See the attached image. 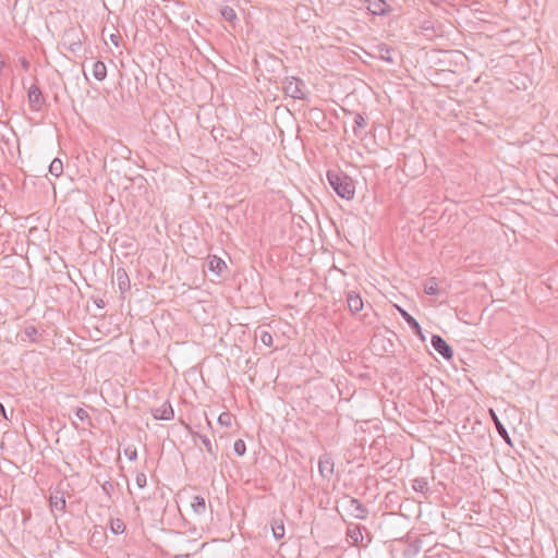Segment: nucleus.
<instances>
[{
  "label": "nucleus",
  "instance_id": "nucleus-1",
  "mask_svg": "<svg viewBox=\"0 0 558 558\" xmlns=\"http://www.w3.org/2000/svg\"><path fill=\"white\" fill-rule=\"evenodd\" d=\"M327 180L335 193L347 201H351L355 195V184L353 179L340 170L330 169L326 173Z\"/></svg>",
  "mask_w": 558,
  "mask_h": 558
},
{
  "label": "nucleus",
  "instance_id": "nucleus-2",
  "mask_svg": "<svg viewBox=\"0 0 558 558\" xmlns=\"http://www.w3.org/2000/svg\"><path fill=\"white\" fill-rule=\"evenodd\" d=\"M86 38V34L81 27L71 26L64 29L60 46L74 57H80L83 50L86 51V48L83 46Z\"/></svg>",
  "mask_w": 558,
  "mask_h": 558
},
{
  "label": "nucleus",
  "instance_id": "nucleus-3",
  "mask_svg": "<svg viewBox=\"0 0 558 558\" xmlns=\"http://www.w3.org/2000/svg\"><path fill=\"white\" fill-rule=\"evenodd\" d=\"M231 158L236 159L248 167L259 162L258 154L241 142L231 143L226 151Z\"/></svg>",
  "mask_w": 558,
  "mask_h": 558
},
{
  "label": "nucleus",
  "instance_id": "nucleus-4",
  "mask_svg": "<svg viewBox=\"0 0 558 558\" xmlns=\"http://www.w3.org/2000/svg\"><path fill=\"white\" fill-rule=\"evenodd\" d=\"M282 89L287 96H290L294 99H306L305 83L299 77H286L282 82Z\"/></svg>",
  "mask_w": 558,
  "mask_h": 558
},
{
  "label": "nucleus",
  "instance_id": "nucleus-5",
  "mask_svg": "<svg viewBox=\"0 0 558 558\" xmlns=\"http://www.w3.org/2000/svg\"><path fill=\"white\" fill-rule=\"evenodd\" d=\"M347 536L352 541L355 546L366 547L372 541L371 533L361 524H349L347 529Z\"/></svg>",
  "mask_w": 558,
  "mask_h": 558
},
{
  "label": "nucleus",
  "instance_id": "nucleus-6",
  "mask_svg": "<svg viewBox=\"0 0 558 558\" xmlns=\"http://www.w3.org/2000/svg\"><path fill=\"white\" fill-rule=\"evenodd\" d=\"M372 50H373L371 53L372 57L383 60L390 64H393L396 62V60H395L396 49L393 47H390L385 43H379V44L374 45L372 47Z\"/></svg>",
  "mask_w": 558,
  "mask_h": 558
},
{
  "label": "nucleus",
  "instance_id": "nucleus-7",
  "mask_svg": "<svg viewBox=\"0 0 558 558\" xmlns=\"http://www.w3.org/2000/svg\"><path fill=\"white\" fill-rule=\"evenodd\" d=\"M430 343L435 351H437L445 360L450 361L453 357L452 348L445 341L441 336L433 335Z\"/></svg>",
  "mask_w": 558,
  "mask_h": 558
},
{
  "label": "nucleus",
  "instance_id": "nucleus-8",
  "mask_svg": "<svg viewBox=\"0 0 558 558\" xmlns=\"http://www.w3.org/2000/svg\"><path fill=\"white\" fill-rule=\"evenodd\" d=\"M318 471L323 478L330 480L335 472V462L330 453H324L319 457Z\"/></svg>",
  "mask_w": 558,
  "mask_h": 558
},
{
  "label": "nucleus",
  "instance_id": "nucleus-9",
  "mask_svg": "<svg viewBox=\"0 0 558 558\" xmlns=\"http://www.w3.org/2000/svg\"><path fill=\"white\" fill-rule=\"evenodd\" d=\"M28 104L32 110L39 111L45 104V97L37 85H32L27 93Z\"/></svg>",
  "mask_w": 558,
  "mask_h": 558
},
{
  "label": "nucleus",
  "instance_id": "nucleus-10",
  "mask_svg": "<svg viewBox=\"0 0 558 558\" xmlns=\"http://www.w3.org/2000/svg\"><path fill=\"white\" fill-rule=\"evenodd\" d=\"M151 414L155 420L169 421L174 417V411L169 401H165L160 407L151 409Z\"/></svg>",
  "mask_w": 558,
  "mask_h": 558
},
{
  "label": "nucleus",
  "instance_id": "nucleus-11",
  "mask_svg": "<svg viewBox=\"0 0 558 558\" xmlns=\"http://www.w3.org/2000/svg\"><path fill=\"white\" fill-rule=\"evenodd\" d=\"M398 311H399L400 315L402 316V318L407 322V324L409 325L411 330L417 337H420V339L422 341H425V337L423 335V330H422V327L418 324V322L410 313H408L405 310H403L402 307L398 306Z\"/></svg>",
  "mask_w": 558,
  "mask_h": 558
},
{
  "label": "nucleus",
  "instance_id": "nucleus-12",
  "mask_svg": "<svg viewBox=\"0 0 558 558\" xmlns=\"http://www.w3.org/2000/svg\"><path fill=\"white\" fill-rule=\"evenodd\" d=\"M367 14L373 17L385 16L391 12V8L388 2H367Z\"/></svg>",
  "mask_w": 558,
  "mask_h": 558
},
{
  "label": "nucleus",
  "instance_id": "nucleus-13",
  "mask_svg": "<svg viewBox=\"0 0 558 558\" xmlns=\"http://www.w3.org/2000/svg\"><path fill=\"white\" fill-rule=\"evenodd\" d=\"M347 303L348 308L352 314L361 312L364 307V302L360 293L352 290L347 292Z\"/></svg>",
  "mask_w": 558,
  "mask_h": 558
},
{
  "label": "nucleus",
  "instance_id": "nucleus-14",
  "mask_svg": "<svg viewBox=\"0 0 558 558\" xmlns=\"http://www.w3.org/2000/svg\"><path fill=\"white\" fill-rule=\"evenodd\" d=\"M49 504L52 511L59 510L61 512H64L66 507L64 492L60 489L51 492L49 497Z\"/></svg>",
  "mask_w": 558,
  "mask_h": 558
},
{
  "label": "nucleus",
  "instance_id": "nucleus-15",
  "mask_svg": "<svg viewBox=\"0 0 558 558\" xmlns=\"http://www.w3.org/2000/svg\"><path fill=\"white\" fill-rule=\"evenodd\" d=\"M349 509L351 510V514L356 519L365 520L367 518L368 509L356 498H350Z\"/></svg>",
  "mask_w": 558,
  "mask_h": 558
},
{
  "label": "nucleus",
  "instance_id": "nucleus-16",
  "mask_svg": "<svg viewBox=\"0 0 558 558\" xmlns=\"http://www.w3.org/2000/svg\"><path fill=\"white\" fill-rule=\"evenodd\" d=\"M207 266L208 269L218 277H221L223 270L227 269V264L225 263V260L216 255L208 256Z\"/></svg>",
  "mask_w": 558,
  "mask_h": 558
},
{
  "label": "nucleus",
  "instance_id": "nucleus-17",
  "mask_svg": "<svg viewBox=\"0 0 558 558\" xmlns=\"http://www.w3.org/2000/svg\"><path fill=\"white\" fill-rule=\"evenodd\" d=\"M489 415H490V418L499 434V436L508 444V445H512L511 442V438L505 427V425L502 424V422L499 420L497 413L493 410V409H489Z\"/></svg>",
  "mask_w": 558,
  "mask_h": 558
},
{
  "label": "nucleus",
  "instance_id": "nucleus-18",
  "mask_svg": "<svg viewBox=\"0 0 558 558\" xmlns=\"http://www.w3.org/2000/svg\"><path fill=\"white\" fill-rule=\"evenodd\" d=\"M118 288L121 294L128 292L131 288L130 278L124 268H118L116 271Z\"/></svg>",
  "mask_w": 558,
  "mask_h": 558
},
{
  "label": "nucleus",
  "instance_id": "nucleus-19",
  "mask_svg": "<svg viewBox=\"0 0 558 558\" xmlns=\"http://www.w3.org/2000/svg\"><path fill=\"white\" fill-rule=\"evenodd\" d=\"M148 13H151L154 15L155 14L154 9H149L147 7H143V8L136 9L134 14H133V17H132L133 23L136 26L138 24H144L146 19H147V16H148Z\"/></svg>",
  "mask_w": 558,
  "mask_h": 558
},
{
  "label": "nucleus",
  "instance_id": "nucleus-20",
  "mask_svg": "<svg viewBox=\"0 0 558 558\" xmlns=\"http://www.w3.org/2000/svg\"><path fill=\"white\" fill-rule=\"evenodd\" d=\"M270 525L274 538L277 541L282 539L286 533L283 521L281 519L274 518Z\"/></svg>",
  "mask_w": 558,
  "mask_h": 558
},
{
  "label": "nucleus",
  "instance_id": "nucleus-21",
  "mask_svg": "<svg viewBox=\"0 0 558 558\" xmlns=\"http://www.w3.org/2000/svg\"><path fill=\"white\" fill-rule=\"evenodd\" d=\"M191 507L197 515H202L206 512V501L202 496H193L191 500Z\"/></svg>",
  "mask_w": 558,
  "mask_h": 558
},
{
  "label": "nucleus",
  "instance_id": "nucleus-22",
  "mask_svg": "<svg viewBox=\"0 0 558 558\" xmlns=\"http://www.w3.org/2000/svg\"><path fill=\"white\" fill-rule=\"evenodd\" d=\"M93 75L97 81H104L107 76V66L106 64L98 60L93 65Z\"/></svg>",
  "mask_w": 558,
  "mask_h": 558
},
{
  "label": "nucleus",
  "instance_id": "nucleus-23",
  "mask_svg": "<svg viewBox=\"0 0 558 558\" xmlns=\"http://www.w3.org/2000/svg\"><path fill=\"white\" fill-rule=\"evenodd\" d=\"M198 439L201 441V444L206 448V451L214 458L216 459L217 458V446H213L210 439L205 436V435H201V434H197L195 436V439Z\"/></svg>",
  "mask_w": 558,
  "mask_h": 558
},
{
  "label": "nucleus",
  "instance_id": "nucleus-24",
  "mask_svg": "<svg viewBox=\"0 0 558 558\" xmlns=\"http://www.w3.org/2000/svg\"><path fill=\"white\" fill-rule=\"evenodd\" d=\"M312 11L306 4L299 3L295 7V16L296 19H300L302 22L310 21L312 16Z\"/></svg>",
  "mask_w": 558,
  "mask_h": 558
},
{
  "label": "nucleus",
  "instance_id": "nucleus-25",
  "mask_svg": "<svg viewBox=\"0 0 558 558\" xmlns=\"http://www.w3.org/2000/svg\"><path fill=\"white\" fill-rule=\"evenodd\" d=\"M424 292L428 295H436L439 292L438 282L435 277H430L424 283Z\"/></svg>",
  "mask_w": 558,
  "mask_h": 558
},
{
  "label": "nucleus",
  "instance_id": "nucleus-26",
  "mask_svg": "<svg viewBox=\"0 0 558 558\" xmlns=\"http://www.w3.org/2000/svg\"><path fill=\"white\" fill-rule=\"evenodd\" d=\"M412 488L416 493L426 494L428 492V482L425 477H416L413 480Z\"/></svg>",
  "mask_w": 558,
  "mask_h": 558
},
{
  "label": "nucleus",
  "instance_id": "nucleus-27",
  "mask_svg": "<svg viewBox=\"0 0 558 558\" xmlns=\"http://www.w3.org/2000/svg\"><path fill=\"white\" fill-rule=\"evenodd\" d=\"M220 13H221V16L228 21L229 23H231L233 26L235 25L236 21H238V16H236V13L234 11V9L230 8V7H223L221 10H220Z\"/></svg>",
  "mask_w": 558,
  "mask_h": 558
},
{
  "label": "nucleus",
  "instance_id": "nucleus-28",
  "mask_svg": "<svg viewBox=\"0 0 558 558\" xmlns=\"http://www.w3.org/2000/svg\"><path fill=\"white\" fill-rule=\"evenodd\" d=\"M49 172L59 178L63 173V162L59 158H54L49 165Z\"/></svg>",
  "mask_w": 558,
  "mask_h": 558
},
{
  "label": "nucleus",
  "instance_id": "nucleus-29",
  "mask_svg": "<svg viewBox=\"0 0 558 558\" xmlns=\"http://www.w3.org/2000/svg\"><path fill=\"white\" fill-rule=\"evenodd\" d=\"M110 531L113 534H122L125 532V523L121 519H111L109 522Z\"/></svg>",
  "mask_w": 558,
  "mask_h": 558
},
{
  "label": "nucleus",
  "instance_id": "nucleus-30",
  "mask_svg": "<svg viewBox=\"0 0 558 558\" xmlns=\"http://www.w3.org/2000/svg\"><path fill=\"white\" fill-rule=\"evenodd\" d=\"M366 126V119L362 113H355L353 132L356 136L361 135V130Z\"/></svg>",
  "mask_w": 558,
  "mask_h": 558
},
{
  "label": "nucleus",
  "instance_id": "nucleus-31",
  "mask_svg": "<svg viewBox=\"0 0 558 558\" xmlns=\"http://www.w3.org/2000/svg\"><path fill=\"white\" fill-rule=\"evenodd\" d=\"M23 332L33 343H36L37 337L41 336L44 331H39L35 326H26Z\"/></svg>",
  "mask_w": 558,
  "mask_h": 558
},
{
  "label": "nucleus",
  "instance_id": "nucleus-32",
  "mask_svg": "<svg viewBox=\"0 0 558 558\" xmlns=\"http://www.w3.org/2000/svg\"><path fill=\"white\" fill-rule=\"evenodd\" d=\"M75 416L82 421L86 422L88 426H93L92 418L88 414V412L83 408H77L75 411Z\"/></svg>",
  "mask_w": 558,
  "mask_h": 558
},
{
  "label": "nucleus",
  "instance_id": "nucleus-33",
  "mask_svg": "<svg viewBox=\"0 0 558 558\" xmlns=\"http://www.w3.org/2000/svg\"><path fill=\"white\" fill-rule=\"evenodd\" d=\"M233 450H234L235 454H238L239 457L244 456L246 452V445H245L244 440H242V439L235 440V442L233 445Z\"/></svg>",
  "mask_w": 558,
  "mask_h": 558
},
{
  "label": "nucleus",
  "instance_id": "nucleus-34",
  "mask_svg": "<svg viewBox=\"0 0 558 558\" xmlns=\"http://www.w3.org/2000/svg\"><path fill=\"white\" fill-rule=\"evenodd\" d=\"M260 341L267 345L271 347L274 343V339L270 332L263 330L259 335Z\"/></svg>",
  "mask_w": 558,
  "mask_h": 558
},
{
  "label": "nucleus",
  "instance_id": "nucleus-35",
  "mask_svg": "<svg viewBox=\"0 0 558 558\" xmlns=\"http://www.w3.org/2000/svg\"><path fill=\"white\" fill-rule=\"evenodd\" d=\"M124 456L131 460V461H134L137 459V450L134 446H128L125 449H124Z\"/></svg>",
  "mask_w": 558,
  "mask_h": 558
},
{
  "label": "nucleus",
  "instance_id": "nucleus-36",
  "mask_svg": "<svg viewBox=\"0 0 558 558\" xmlns=\"http://www.w3.org/2000/svg\"><path fill=\"white\" fill-rule=\"evenodd\" d=\"M218 422L221 425L230 426L231 425V414L229 412H223L219 415Z\"/></svg>",
  "mask_w": 558,
  "mask_h": 558
},
{
  "label": "nucleus",
  "instance_id": "nucleus-37",
  "mask_svg": "<svg viewBox=\"0 0 558 558\" xmlns=\"http://www.w3.org/2000/svg\"><path fill=\"white\" fill-rule=\"evenodd\" d=\"M146 475L144 473H137L135 477V483L138 488H144L146 486Z\"/></svg>",
  "mask_w": 558,
  "mask_h": 558
},
{
  "label": "nucleus",
  "instance_id": "nucleus-38",
  "mask_svg": "<svg viewBox=\"0 0 558 558\" xmlns=\"http://www.w3.org/2000/svg\"><path fill=\"white\" fill-rule=\"evenodd\" d=\"M113 489V485L111 482L107 481L102 484V490L108 495L110 496L111 494V490Z\"/></svg>",
  "mask_w": 558,
  "mask_h": 558
},
{
  "label": "nucleus",
  "instance_id": "nucleus-39",
  "mask_svg": "<svg viewBox=\"0 0 558 558\" xmlns=\"http://www.w3.org/2000/svg\"><path fill=\"white\" fill-rule=\"evenodd\" d=\"M110 38V41L114 45V46H119V43H120V35L117 33V34H111L109 36Z\"/></svg>",
  "mask_w": 558,
  "mask_h": 558
},
{
  "label": "nucleus",
  "instance_id": "nucleus-40",
  "mask_svg": "<svg viewBox=\"0 0 558 558\" xmlns=\"http://www.w3.org/2000/svg\"><path fill=\"white\" fill-rule=\"evenodd\" d=\"M482 5H483V2H480V1L471 2V9L474 11H480V7H482Z\"/></svg>",
  "mask_w": 558,
  "mask_h": 558
},
{
  "label": "nucleus",
  "instance_id": "nucleus-41",
  "mask_svg": "<svg viewBox=\"0 0 558 558\" xmlns=\"http://www.w3.org/2000/svg\"><path fill=\"white\" fill-rule=\"evenodd\" d=\"M0 415L7 418V412L4 405L0 402Z\"/></svg>",
  "mask_w": 558,
  "mask_h": 558
},
{
  "label": "nucleus",
  "instance_id": "nucleus-42",
  "mask_svg": "<svg viewBox=\"0 0 558 558\" xmlns=\"http://www.w3.org/2000/svg\"><path fill=\"white\" fill-rule=\"evenodd\" d=\"M95 304L100 307V308H104L105 307V302L104 300L99 299L97 301H95Z\"/></svg>",
  "mask_w": 558,
  "mask_h": 558
},
{
  "label": "nucleus",
  "instance_id": "nucleus-43",
  "mask_svg": "<svg viewBox=\"0 0 558 558\" xmlns=\"http://www.w3.org/2000/svg\"><path fill=\"white\" fill-rule=\"evenodd\" d=\"M104 534L102 533H97L96 531L93 533L92 535V541H96V538H99V536L101 537Z\"/></svg>",
  "mask_w": 558,
  "mask_h": 558
},
{
  "label": "nucleus",
  "instance_id": "nucleus-44",
  "mask_svg": "<svg viewBox=\"0 0 558 558\" xmlns=\"http://www.w3.org/2000/svg\"><path fill=\"white\" fill-rule=\"evenodd\" d=\"M104 534L102 533H97L96 531L93 533L92 535V541H96V538H99V536L101 537Z\"/></svg>",
  "mask_w": 558,
  "mask_h": 558
},
{
  "label": "nucleus",
  "instance_id": "nucleus-45",
  "mask_svg": "<svg viewBox=\"0 0 558 558\" xmlns=\"http://www.w3.org/2000/svg\"><path fill=\"white\" fill-rule=\"evenodd\" d=\"M22 66L25 69V70H28L29 68V62L25 59L22 60Z\"/></svg>",
  "mask_w": 558,
  "mask_h": 558
},
{
  "label": "nucleus",
  "instance_id": "nucleus-46",
  "mask_svg": "<svg viewBox=\"0 0 558 558\" xmlns=\"http://www.w3.org/2000/svg\"><path fill=\"white\" fill-rule=\"evenodd\" d=\"M3 110V101L0 99V111Z\"/></svg>",
  "mask_w": 558,
  "mask_h": 558
},
{
  "label": "nucleus",
  "instance_id": "nucleus-47",
  "mask_svg": "<svg viewBox=\"0 0 558 558\" xmlns=\"http://www.w3.org/2000/svg\"><path fill=\"white\" fill-rule=\"evenodd\" d=\"M73 425H74V428H78L77 424L75 422H73Z\"/></svg>",
  "mask_w": 558,
  "mask_h": 558
}]
</instances>
